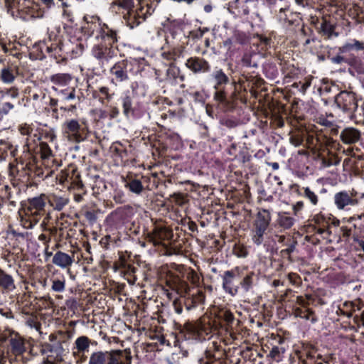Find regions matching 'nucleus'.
Here are the masks:
<instances>
[{
    "mask_svg": "<svg viewBox=\"0 0 364 364\" xmlns=\"http://www.w3.org/2000/svg\"><path fill=\"white\" fill-rule=\"evenodd\" d=\"M130 351L112 350L110 351H96L91 354L89 364H131Z\"/></svg>",
    "mask_w": 364,
    "mask_h": 364,
    "instance_id": "obj_1",
    "label": "nucleus"
},
{
    "mask_svg": "<svg viewBox=\"0 0 364 364\" xmlns=\"http://www.w3.org/2000/svg\"><path fill=\"white\" fill-rule=\"evenodd\" d=\"M340 106L346 111L353 112L358 108L356 97L354 93L347 91L341 92L336 97Z\"/></svg>",
    "mask_w": 364,
    "mask_h": 364,
    "instance_id": "obj_2",
    "label": "nucleus"
},
{
    "mask_svg": "<svg viewBox=\"0 0 364 364\" xmlns=\"http://www.w3.org/2000/svg\"><path fill=\"white\" fill-rule=\"evenodd\" d=\"M270 219V213L267 210L263 209L257 213L255 222V227L256 235L259 237H262L267 230L269 224Z\"/></svg>",
    "mask_w": 364,
    "mask_h": 364,
    "instance_id": "obj_3",
    "label": "nucleus"
},
{
    "mask_svg": "<svg viewBox=\"0 0 364 364\" xmlns=\"http://www.w3.org/2000/svg\"><path fill=\"white\" fill-rule=\"evenodd\" d=\"M186 66L194 73L206 72L209 69L208 63L203 58L194 57L189 58L186 62Z\"/></svg>",
    "mask_w": 364,
    "mask_h": 364,
    "instance_id": "obj_4",
    "label": "nucleus"
},
{
    "mask_svg": "<svg viewBox=\"0 0 364 364\" xmlns=\"http://www.w3.org/2000/svg\"><path fill=\"white\" fill-rule=\"evenodd\" d=\"M26 350L23 340L16 336L9 339L8 352H11L16 356L21 355Z\"/></svg>",
    "mask_w": 364,
    "mask_h": 364,
    "instance_id": "obj_5",
    "label": "nucleus"
},
{
    "mask_svg": "<svg viewBox=\"0 0 364 364\" xmlns=\"http://www.w3.org/2000/svg\"><path fill=\"white\" fill-rule=\"evenodd\" d=\"M28 204L29 205L27 208L28 212L33 217H36L43 210L46 203L41 197H38L29 200Z\"/></svg>",
    "mask_w": 364,
    "mask_h": 364,
    "instance_id": "obj_6",
    "label": "nucleus"
},
{
    "mask_svg": "<svg viewBox=\"0 0 364 364\" xmlns=\"http://www.w3.org/2000/svg\"><path fill=\"white\" fill-rule=\"evenodd\" d=\"M360 136V132L354 128H346L341 134L342 141L346 144L355 143Z\"/></svg>",
    "mask_w": 364,
    "mask_h": 364,
    "instance_id": "obj_7",
    "label": "nucleus"
},
{
    "mask_svg": "<svg viewBox=\"0 0 364 364\" xmlns=\"http://www.w3.org/2000/svg\"><path fill=\"white\" fill-rule=\"evenodd\" d=\"M168 285L181 296H185L189 290L188 284L178 277L175 278L173 281L168 282Z\"/></svg>",
    "mask_w": 364,
    "mask_h": 364,
    "instance_id": "obj_8",
    "label": "nucleus"
},
{
    "mask_svg": "<svg viewBox=\"0 0 364 364\" xmlns=\"http://www.w3.org/2000/svg\"><path fill=\"white\" fill-rule=\"evenodd\" d=\"M73 262L71 257L60 251L57 252L53 257V262L63 268L70 266Z\"/></svg>",
    "mask_w": 364,
    "mask_h": 364,
    "instance_id": "obj_9",
    "label": "nucleus"
},
{
    "mask_svg": "<svg viewBox=\"0 0 364 364\" xmlns=\"http://www.w3.org/2000/svg\"><path fill=\"white\" fill-rule=\"evenodd\" d=\"M234 277L235 273L233 271H226L223 277V288L232 295H234L237 291L236 289H233L231 287V283Z\"/></svg>",
    "mask_w": 364,
    "mask_h": 364,
    "instance_id": "obj_10",
    "label": "nucleus"
},
{
    "mask_svg": "<svg viewBox=\"0 0 364 364\" xmlns=\"http://www.w3.org/2000/svg\"><path fill=\"white\" fill-rule=\"evenodd\" d=\"M306 134V129L301 127L297 129L290 137V142L295 145H301L304 141V138Z\"/></svg>",
    "mask_w": 364,
    "mask_h": 364,
    "instance_id": "obj_11",
    "label": "nucleus"
},
{
    "mask_svg": "<svg viewBox=\"0 0 364 364\" xmlns=\"http://www.w3.org/2000/svg\"><path fill=\"white\" fill-rule=\"evenodd\" d=\"M90 340L85 336H80L75 341V348L77 350V353H84L88 350L90 345Z\"/></svg>",
    "mask_w": 364,
    "mask_h": 364,
    "instance_id": "obj_12",
    "label": "nucleus"
},
{
    "mask_svg": "<svg viewBox=\"0 0 364 364\" xmlns=\"http://www.w3.org/2000/svg\"><path fill=\"white\" fill-rule=\"evenodd\" d=\"M0 288L9 290L14 288L12 277L0 269Z\"/></svg>",
    "mask_w": 364,
    "mask_h": 364,
    "instance_id": "obj_13",
    "label": "nucleus"
},
{
    "mask_svg": "<svg viewBox=\"0 0 364 364\" xmlns=\"http://www.w3.org/2000/svg\"><path fill=\"white\" fill-rule=\"evenodd\" d=\"M294 314L296 317H300L306 320L311 319V321H314L316 318L314 316V312L309 309H301L296 308L294 311Z\"/></svg>",
    "mask_w": 364,
    "mask_h": 364,
    "instance_id": "obj_14",
    "label": "nucleus"
},
{
    "mask_svg": "<svg viewBox=\"0 0 364 364\" xmlns=\"http://www.w3.org/2000/svg\"><path fill=\"white\" fill-rule=\"evenodd\" d=\"M101 28L100 23L93 22H87L86 24L82 28V31L85 33V34H87L88 36L94 35L95 31H98Z\"/></svg>",
    "mask_w": 364,
    "mask_h": 364,
    "instance_id": "obj_15",
    "label": "nucleus"
},
{
    "mask_svg": "<svg viewBox=\"0 0 364 364\" xmlns=\"http://www.w3.org/2000/svg\"><path fill=\"white\" fill-rule=\"evenodd\" d=\"M351 201V198L347 193H340L336 196V203L339 208H343Z\"/></svg>",
    "mask_w": 364,
    "mask_h": 364,
    "instance_id": "obj_16",
    "label": "nucleus"
},
{
    "mask_svg": "<svg viewBox=\"0 0 364 364\" xmlns=\"http://www.w3.org/2000/svg\"><path fill=\"white\" fill-rule=\"evenodd\" d=\"M277 221L279 226L284 229L290 228L294 224V219L284 215H279Z\"/></svg>",
    "mask_w": 364,
    "mask_h": 364,
    "instance_id": "obj_17",
    "label": "nucleus"
},
{
    "mask_svg": "<svg viewBox=\"0 0 364 364\" xmlns=\"http://www.w3.org/2000/svg\"><path fill=\"white\" fill-rule=\"evenodd\" d=\"M1 77L5 82H11L15 78L12 70L8 68H4L1 70Z\"/></svg>",
    "mask_w": 364,
    "mask_h": 364,
    "instance_id": "obj_18",
    "label": "nucleus"
},
{
    "mask_svg": "<svg viewBox=\"0 0 364 364\" xmlns=\"http://www.w3.org/2000/svg\"><path fill=\"white\" fill-rule=\"evenodd\" d=\"M129 189L136 193H140L143 190L141 183L139 180H132L128 183Z\"/></svg>",
    "mask_w": 364,
    "mask_h": 364,
    "instance_id": "obj_19",
    "label": "nucleus"
},
{
    "mask_svg": "<svg viewBox=\"0 0 364 364\" xmlns=\"http://www.w3.org/2000/svg\"><path fill=\"white\" fill-rule=\"evenodd\" d=\"M70 78V76L68 74H57L53 75L51 80L55 83L64 84L68 82Z\"/></svg>",
    "mask_w": 364,
    "mask_h": 364,
    "instance_id": "obj_20",
    "label": "nucleus"
},
{
    "mask_svg": "<svg viewBox=\"0 0 364 364\" xmlns=\"http://www.w3.org/2000/svg\"><path fill=\"white\" fill-rule=\"evenodd\" d=\"M219 318L224 320L227 324H230L234 320L233 314L229 311H222L219 314Z\"/></svg>",
    "mask_w": 364,
    "mask_h": 364,
    "instance_id": "obj_21",
    "label": "nucleus"
},
{
    "mask_svg": "<svg viewBox=\"0 0 364 364\" xmlns=\"http://www.w3.org/2000/svg\"><path fill=\"white\" fill-rule=\"evenodd\" d=\"M255 276L253 272L247 274L243 280L241 282L242 287L246 290L248 291L252 284V277Z\"/></svg>",
    "mask_w": 364,
    "mask_h": 364,
    "instance_id": "obj_22",
    "label": "nucleus"
},
{
    "mask_svg": "<svg viewBox=\"0 0 364 364\" xmlns=\"http://www.w3.org/2000/svg\"><path fill=\"white\" fill-rule=\"evenodd\" d=\"M113 4H118L119 6L127 10H130L134 7L133 0H117Z\"/></svg>",
    "mask_w": 364,
    "mask_h": 364,
    "instance_id": "obj_23",
    "label": "nucleus"
},
{
    "mask_svg": "<svg viewBox=\"0 0 364 364\" xmlns=\"http://www.w3.org/2000/svg\"><path fill=\"white\" fill-rule=\"evenodd\" d=\"M215 79L217 80L215 89H218L219 85L223 83H226L228 81V77L222 71L217 72L215 75Z\"/></svg>",
    "mask_w": 364,
    "mask_h": 364,
    "instance_id": "obj_24",
    "label": "nucleus"
},
{
    "mask_svg": "<svg viewBox=\"0 0 364 364\" xmlns=\"http://www.w3.org/2000/svg\"><path fill=\"white\" fill-rule=\"evenodd\" d=\"M168 65H169V68L167 70V76L170 78L175 79L178 74V70L173 65V62H170Z\"/></svg>",
    "mask_w": 364,
    "mask_h": 364,
    "instance_id": "obj_25",
    "label": "nucleus"
},
{
    "mask_svg": "<svg viewBox=\"0 0 364 364\" xmlns=\"http://www.w3.org/2000/svg\"><path fill=\"white\" fill-rule=\"evenodd\" d=\"M0 93H1L2 97H6V96H10L13 98H15L18 95V89L16 87H11L5 91H1Z\"/></svg>",
    "mask_w": 364,
    "mask_h": 364,
    "instance_id": "obj_26",
    "label": "nucleus"
},
{
    "mask_svg": "<svg viewBox=\"0 0 364 364\" xmlns=\"http://www.w3.org/2000/svg\"><path fill=\"white\" fill-rule=\"evenodd\" d=\"M107 50V46L98 45L95 49V56L97 58H102L104 57L105 51Z\"/></svg>",
    "mask_w": 364,
    "mask_h": 364,
    "instance_id": "obj_27",
    "label": "nucleus"
},
{
    "mask_svg": "<svg viewBox=\"0 0 364 364\" xmlns=\"http://www.w3.org/2000/svg\"><path fill=\"white\" fill-rule=\"evenodd\" d=\"M41 151L43 159L48 158L52 154V151L46 143L41 144Z\"/></svg>",
    "mask_w": 364,
    "mask_h": 364,
    "instance_id": "obj_28",
    "label": "nucleus"
},
{
    "mask_svg": "<svg viewBox=\"0 0 364 364\" xmlns=\"http://www.w3.org/2000/svg\"><path fill=\"white\" fill-rule=\"evenodd\" d=\"M109 33H107L102 36L105 42L108 41V45L112 46L113 43L116 41V33L112 31H109Z\"/></svg>",
    "mask_w": 364,
    "mask_h": 364,
    "instance_id": "obj_29",
    "label": "nucleus"
},
{
    "mask_svg": "<svg viewBox=\"0 0 364 364\" xmlns=\"http://www.w3.org/2000/svg\"><path fill=\"white\" fill-rule=\"evenodd\" d=\"M67 127L69 131L76 133L78 132L80 125L76 120H71L68 123Z\"/></svg>",
    "mask_w": 364,
    "mask_h": 364,
    "instance_id": "obj_30",
    "label": "nucleus"
},
{
    "mask_svg": "<svg viewBox=\"0 0 364 364\" xmlns=\"http://www.w3.org/2000/svg\"><path fill=\"white\" fill-rule=\"evenodd\" d=\"M296 241H292L291 244L289 245V247L283 250L281 253L282 256H288L289 257L290 254L294 251L295 246L296 245Z\"/></svg>",
    "mask_w": 364,
    "mask_h": 364,
    "instance_id": "obj_31",
    "label": "nucleus"
},
{
    "mask_svg": "<svg viewBox=\"0 0 364 364\" xmlns=\"http://www.w3.org/2000/svg\"><path fill=\"white\" fill-rule=\"evenodd\" d=\"M65 288V283L60 280L53 281L52 289L55 291H61Z\"/></svg>",
    "mask_w": 364,
    "mask_h": 364,
    "instance_id": "obj_32",
    "label": "nucleus"
},
{
    "mask_svg": "<svg viewBox=\"0 0 364 364\" xmlns=\"http://www.w3.org/2000/svg\"><path fill=\"white\" fill-rule=\"evenodd\" d=\"M321 28L324 33H328L329 35L333 31V26L327 21H323L321 24Z\"/></svg>",
    "mask_w": 364,
    "mask_h": 364,
    "instance_id": "obj_33",
    "label": "nucleus"
},
{
    "mask_svg": "<svg viewBox=\"0 0 364 364\" xmlns=\"http://www.w3.org/2000/svg\"><path fill=\"white\" fill-rule=\"evenodd\" d=\"M305 195L307 198H309L311 200V201L314 204H316L317 203L316 196L312 191H311L309 188H306L305 189Z\"/></svg>",
    "mask_w": 364,
    "mask_h": 364,
    "instance_id": "obj_34",
    "label": "nucleus"
},
{
    "mask_svg": "<svg viewBox=\"0 0 364 364\" xmlns=\"http://www.w3.org/2000/svg\"><path fill=\"white\" fill-rule=\"evenodd\" d=\"M273 117L274 118L277 127H282L284 126V120L281 116L277 114H273Z\"/></svg>",
    "mask_w": 364,
    "mask_h": 364,
    "instance_id": "obj_35",
    "label": "nucleus"
},
{
    "mask_svg": "<svg viewBox=\"0 0 364 364\" xmlns=\"http://www.w3.org/2000/svg\"><path fill=\"white\" fill-rule=\"evenodd\" d=\"M306 144L308 145V148H310L311 146L314 145V137L313 134H309L306 132Z\"/></svg>",
    "mask_w": 364,
    "mask_h": 364,
    "instance_id": "obj_36",
    "label": "nucleus"
},
{
    "mask_svg": "<svg viewBox=\"0 0 364 364\" xmlns=\"http://www.w3.org/2000/svg\"><path fill=\"white\" fill-rule=\"evenodd\" d=\"M215 97L219 101H223L225 100V93L222 90H219L215 92Z\"/></svg>",
    "mask_w": 364,
    "mask_h": 364,
    "instance_id": "obj_37",
    "label": "nucleus"
},
{
    "mask_svg": "<svg viewBox=\"0 0 364 364\" xmlns=\"http://www.w3.org/2000/svg\"><path fill=\"white\" fill-rule=\"evenodd\" d=\"M175 54L171 53H164L162 54V57L168 60H174L175 58Z\"/></svg>",
    "mask_w": 364,
    "mask_h": 364,
    "instance_id": "obj_38",
    "label": "nucleus"
},
{
    "mask_svg": "<svg viewBox=\"0 0 364 364\" xmlns=\"http://www.w3.org/2000/svg\"><path fill=\"white\" fill-rule=\"evenodd\" d=\"M354 164L357 167L364 168V159H363L361 156H359L354 162Z\"/></svg>",
    "mask_w": 364,
    "mask_h": 364,
    "instance_id": "obj_39",
    "label": "nucleus"
},
{
    "mask_svg": "<svg viewBox=\"0 0 364 364\" xmlns=\"http://www.w3.org/2000/svg\"><path fill=\"white\" fill-rule=\"evenodd\" d=\"M256 37L259 39L261 43H263L265 45H269V43H270V39L267 38V37H263V36H259L258 34L256 36Z\"/></svg>",
    "mask_w": 364,
    "mask_h": 364,
    "instance_id": "obj_40",
    "label": "nucleus"
},
{
    "mask_svg": "<svg viewBox=\"0 0 364 364\" xmlns=\"http://www.w3.org/2000/svg\"><path fill=\"white\" fill-rule=\"evenodd\" d=\"M279 354V348L277 347H274L272 349V350L270 351V356L272 358H276L277 356H278Z\"/></svg>",
    "mask_w": 364,
    "mask_h": 364,
    "instance_id": "obj_41",
    "label": "nucleus"
},
{
    "mask_svg": "<svg viewBox=\"0 0 364 364\" xmlns=\"http://www.w3.org/2000/svg\"><path fill=\"white\" fill-rule=\"evenodd\" d=\"M297 303L301 305L304 309H306V306L309 304L302 296L297 297Z\"/></svg>",
    "mask_w": 364,
    "mask_h": 364,
    "instance_id": "obj_42",
    "label": "nucleus"
},
{
    "mask_svg": "<svg viewBox=\"0 0 364 364\" xmlns=\"http://www.w3.org/2000/svg\"><path fill=\"white\" fill-rule=\"evenodd\" d=\"M345 59L341 55H337L336 57L332 58V61L336 63H341V62L344 61Z\"/></svg>",
    "mask_w": 364,
    "mask_h": 364,
    "instance_id": "obj_43",
    "label": "nucleus"
},
{
    "mask_svg": "<svg viewBox=\"0 0 364 364\" xmlns=\"http://www.w3.org/2000/svg\"><path fill=\"white\" fill-rule=\"evenodd\" d=\"M14 105L11 102H6L4 106V110L5 112H8L9 110L13 109Z\"/></svg>",
    "mask_w": 364,
    "mask_h": 364,
    "instance_id": "obj_44",
    "label": "nucleus"
},
{
    "mask_svg": "<svg viewBox=\"0 0 364 364\" xmlns=\"http://www.w3.org/2000/svg\"><path fill=\"white\" fill-rule=\"evenodd\" d=\"M303 206V203L301 202H298L294 206V214H296V212L300 210Z\"/></svg>",
    "mask_w": 364,
    "mask_h": 364,
    "instance_id": "obj_45",
    "label": "nucleus"
},
{
    "mask_svg": "<svg viewBox=\"0 0 364 364\" xmlns=\"http://www.w3.org/2000/svg\"><path fill=\"white\" fill-rule=\"evenodd\" d=\"M20 131H21V133L24 135L29 134V133H30V130H29L28 127H21Z\"/></svg>",
    "mask_w": 364,
    "mask_h": 364,
    "instance_id": "obj_46",
    "label": "nucleus"
},
{
    "mask_svg": "<svg viewBox=\"0 0 364 364\" xmlns=\"http://www.w3.org/2000/svg\"><path fill=\"white\" fill-rule=\"evenodd\" d=\"M212 9H213V7H212V6H211V5H210V4H207V5H205V6H204V10H205V11H206L207 13L210 12V11H212Z\"/></svg>",
    "mask_w": 364,
    "mask_h": 364,
    "instance_id": "obj_47",
    "label": "nucleus"
},
{
    "mask_svg": "<svg viewBox=\"0 0 364 364\" xmlns=\"http://www.w3.org/2000/svg\"><path fill=\"white\" fill-rule=\"evenodd\" d=\"M53 1V0H42V1L48 7H50L52 5Z\"/></svg>",
    "mask_w": 364,
    "mask_h": 364,
    "instance_id": "obj_48",
    "label": "nucleus"
},
{
    "mask_svg": "<svg viewBox=\"0 0 364 364\" xmlns=\"http://www.w3.org/2000/svg\"><path fill=\"white\" fill-rule=\"evenodd\" d=\"M57 103H58V101H57V100H55V99H51L50 101V105L52 107L55 106L57 105Z\"/></svg>",
    "mask_w": 364,
    "mask_h": 364,
    "instance_id": "obj_49",
    "label": "nucleus"
},
{
    "mask_svg": "<svg viewBox=\"0 0 364 364\" xmlns=\"http://www.w3.org/2000/svg\"><path fill=\"white\" fill-rule=\"evenodd\" d=\"M129 106H130V105H129L128 102H124V112H125V113H127L128 109H129Z\"/></svg>",
    "mask_w": 364,
    "mask_h": 364,
    "instance_id": "obj_50",
    "label": "nucleus"
},
{
    "mask_svg": "<svg viewBox=\"0 0 364 364\" xmlns=\"http://www.w3.org/2000/svg\"><path fill=\"white\" fill-rule=\"evenodd\" d=\"M107 88L106 87H102L100 88V92H102V94H105V95H107Z\"/></svg>",
    "mask_w": 364,
    "mask_h": 364,
    "instance_id": "obj_51",
    "label": "nucleus"
},
{
    "mask_svg": "<svg viewBox=\"0 0 364 364\" xmlns=\"http://www.w3.org/2000/svg\"><path fill=\"white\" fill-rule=\"evenodd\" d=\"M75 97V93H74V90L73 92H71L69 95L68 96V99H73Z\"/></svg>",
    "mask_w": 364,
    "mask_h": 364,
    "instance_id": "obj_52",
    "label": "nucleus"
},
{
    "mask_svg": "<svg viewBox=\"0 0 364 364\" xmlns=\"http://www.w3.org/2000/svg\"><path fill=\"white\" fill-rule=\"evenodd\" d=\"M39 240H46V235H43V234H41V235L39 236Z\"/></svg>",
    "mask_w": 364,
    "mask_h": 364,
    "instance_id": "obj_53",
    "label": "nucleus"
},
{
    "mask_svg": "<svg viewBox=\"0 0 364 364\" xmlns=\"http://www.w3.org/2000/svg\"><path fill=\"white\" fill-rule=\"evenodd\" d=\"M272 166L274 169H277L279 168V164L277 163H272Z\"/></svg>",
    "mask_w": 364,
    "mask_h": 364,
    "instance_id": "obj_54",
    "label": "nucleus"
},
{
    "mask_svg": "<svg viewBox=\"0 0 364 364\" xmlns=\"http://www.w3.org/2000/svg\"><path fill=\"white\" fill-rule=\"evenodd\" d=\"M41 364H58V363H54V362H51V361H49V360H46V361H43Z\"/></svg>",
    "mask_w": 364,
    "mask_h": 364,
    "instance_id": "obj_55",
    "label": "nucleus"
},
{
    "mask_svg": "<svg viewBox=\"0 0 364 364\" xmlns=\"http://www.w3.org/2000/svg\"><path fill=\"white\" fill-rule=\"evenodd\" d=\"M285 240V237L284 236H280L279 237V242H283Z\"/></svg>",
    "mask_w": 364,
    "mask_h": 364,
    "instance_id": "obj_56",
    "label": "nucleus"
},
{
    "mask_svg": "<svg viewBox=\"0 0 364 364\" xmlns=\"http://www.w3.org/2000/svg\"><path fill=\"white\" fill-rule=\"evenodd\" d=\"M116 74L119 77H122L123 72L122 71H116Z\"/></svg>",
    "mask_w": 364,
    "mask_h": 364,
    "instance_id": "obj_57",
    "label": "nucleus"
},
{
    "mask_svg": "<svg viewBox=\"0 0 364 364\" xmlns=\"http://www.w3.org/2000/svg\"><path fill=\"white\" fill-rule=\"evenodd\" d=\"M361 320L363 322V325L364 326V311L361 314Z\"/></svg>",
    "mask_w": 364,
    "mask_h": 364,
    "instance_id": "obj_58",
    "label": "nucleus"
},
{
    "mask_svg": "<svg viewBox=\"0 0 364 364\" xmlns=\"http://www.w3.org/2000/svg\"><path fill=\"white\" fill-rule=\"evenodd\" d=\"M263 83H264V81H263L262 80L259 79V80H258V85H262V84H263Z\"/></svg>",
    "mask_w": 364,
    "mask_h": 364,
    "instance_id": "obj_59",
    "label": "nucleus"
},
{
    "mask_svg": "<svg viewBox=\"0 0 364 364\" xmlns=\"http://www.w3.org/2000/svg\"><path fill=\"white\" fill-rule=\"evenodd\" d=\"M360 245L362 247V248H363V250H364V241H361V242H360Z\"/></svg>",
    "mask_w": 364,
    "mask_h": 364,
    "instance_id": "obj_60",
    "label": "nucleus"
},
{
    "mask_svg": "<svg viewBox=\"0 0 364 364\" xmlns=\"http://www.w3.org/2000/svg\"><path fill=\"white\" fill-rule=\"evenodd\" d=\"M323 232H324V230L323 229H319L318 230V232L320 233V234H322Z\"/></svg>",
    "mask_w": 364,
    "mask_h": 364,
    "instance_id": "obj_61",
    "label": "nucleus"
},
{
    "mask_svg": "<svg viewBox=\"0 0 364 364\" xmlns=\"http://www.w3.org/2000/svg\"><path fill=\"white\" fill-rule=\"evenodd\" d=\"M74 109H75V105H72L69 110H73Z\"/></svg>",
    "mask_w": 364,
    "mask_h": 364,
    "instance_id": "obj_62",
    "label": "nucleus"
},
{
    "mask_svg": "<svg viewBox=\"0 0 364 364\" xmlns=\"http://www.w3.org/2000/svg\"><path fill=\"white\" fill-rule=\"evenodd\" d=\"M33 222L35 224H36L38 222V220L36 218H33Z\"/></svg>",
    "mask_w": 364,
    "mask_h": 364,
    "instance_id": "obj_63",
    "label": "nucleus"
},
{
    "mask_svg": "<svg viewBox=\"0 0 364 364\" xmlns=\"http://www.w3.org/2000/svg\"><path fill=\"white\" fill-rule=\"evenodd\" d=\"M3 49H4V50L5 52H6V51H7V48H6V46H5V45H4V46H3Z\"/></svg>",
    "mask_w": 364,
    "mask_h": 364,
    "instance_id": "obj_64",
    "label": "nucleus"
}]
</instances>
